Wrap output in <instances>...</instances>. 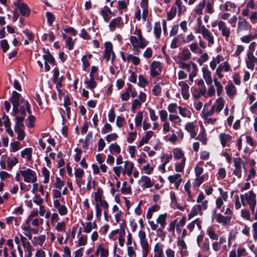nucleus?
Masks as SVG:
<instances>
[{"mask_svg": "<svg viewBox=\"0 0 257 257\" xmlns=\"http://www.w3.org/2000/svg\"><path fill=\"white\" fill-rule=\"evenodd\" d=\"M20 173L23 176L25 182L34 183L37 181L36 172L30 168L23 167L20 170Z\"/></svg>", "mask_w": 257, "mask_h": 257, "instance_id": "1", "label": "nucleus"}, {"mask_svg": "<svg viewBox=\"0 0 257 257\" xmlns=\"http://www.w3.org/2000/svg\"><path fill=\"white\" fill-rule=\"evenodd\" d=\"M21 228L24 231V234L29 239H32V234H37L39 232L38 229L33 228L31 227L30 222L28 221V219L22 224Z\"/></svg>", "mask_w": 257, "mask_h": 257, "instance_id": "2", "label": "nucleus"}, {"mask_svg": "<svg viewBox=\"0 0 257 257\" xmlns=\"http://www.w3.org/2000/svg\"><path fill=\"white\" fill-rule=\"evenodd\" d=\"M38 211L37 210H33L31 212L27 219L31 225L34 226H38L43 222V219L38 217Z\"/></svg>", "mask_w": 257, "mask_h": 257, "instance_id": "3", "label": "nucleus"}, {"mask_svg": "<svg viewBox=\"0 0 257 257\" xmlns=\"http://www.w3.org/2000/svg\"><path fill=\"white\" fill-rule=\"evenodd\" d=\"M21 0H17L14 4L19 10L22 16L28 17L30 15L31 10L27 4L24 3H21Z\"/></svg>", "mask_w": 257, "mask_h": 257, "instance_id": "4", "label": "nucleus"}, {"mask_svg": "<svg viewBox=\"0 0 257 257\" xmlns=\"http://www.w3.org/2000/svg\"><path fill=\"white\" fill-rule=\"evenodd\" d=\"M59 72L57 70H55L54 73V77L56 78L55 84L56 87L58 92L59 97L61 98L64 95L63 93V86L62 84L63 78L62 77L58 78Z\"/></svg>", "mask_w": 257, "mask_h": 257, "instance_id": "5", "label": "nucleus"}, {"mask_svg": "<svg viewBox=\"0 0 257 257\" xmlns=\"http://www.w3.org/2000/svg\"><path fill=\"white\" fill-rule=\"evenodd\" d=\"M151 75L153 77L160 75L162 72L161 63L159 61H153L150 67Z\"/></svg>", "mask_w": 257, "mask_h": 257, "instance_id": "6", "label": "nucleus"}, {"mask_svg": "<svg viewBox=\"0 0 257 257\" xmlns=\"http://www.w3.org/2000/svg\"><path fill=\"white\" fill-rule=\"evenodd\" d=\"M216 221L218 223L222 224L223 226L228 225L230 223L231 218L229 216H224L220 213L216 214L215 217Z\"/></svg>", "mask_w": 257, "mask_h": 257, "instance_id": "7", "label": "nucleus"}, {"mask_svg": "<svg viewBox=\"0 0 257 257\" xmlns=\"http://www.w3.org/2000/svg\"><path fill=\"white\" fill-rule=\"evenodd\" d=\"M239 21L238 22V27L237 32H241L243 31H247L250 28L249 24L246 19L242 18L241 17H238Z\"/></svg>", "mask_w": 257, "mask_h": 257, "instance_id": "8", "label": "nucleus"}, {"mask_svg": "<svg viewBox=\"0 0 257 257\" xmlns=\"http://www.w3.org/2000/svg\"><path fill=\"white\" fill-rule=\"evenodd\" d=\"M218 29L221 31V34L223 36L228 38L230 36V31L229 28H228L225 22L222 21H219L218 22Z\"/></svg>", "mask_w": 257, "mask_h": 257, "instance_id": "9", "label": "nucleus"}, {"mask_svg": "<svg viewBox=\"0 0 257 257\" xmlns=\"http://www.w3.org/2000/svg\"><path fill=\"white\" fill-rule=\"evenodd\" d=\"M104 53L103 58H105L107 62L110 60L111 54L112 52V45L110 42H106L104 43Z\"/></svg>", "mask_w": 257, "mask_h": 257, "instance_id": "10", "label": "nucleus"}, {"mask_svg": "<svg viewBox=\"0 0 257 257\" xmlns=\"http://www.w3.org/2000/svg\"><path fill=\"white\" fill-rule=\"evenodd\" d=\"M248 60L246 61L247 67L251 70H253L254 67V63H257V58L255 57L253 54L248 53L247 54Z\"/></svg>", "mask_w": 257, "mask_h": 257, "instance_id": "11", "label": "nucleus"}, {"mask_svg": "<svg viewBox=\"0 0 257 257\" xmlns=\"http://www.w3.org/2000/svg\"><path fill=\"white\" fill-rule=\"evenodd\" d=\"M2 119L3 120V123L6 127V131L10 136L13 137L14 134L11 128V122L9 117L5 114H4L2 116Z\"/></svg>", "mask_w": 257, "mask_h": 257, "instance_id": "12", "label": "nucleus"}, {"mask_svg": "<svg viewBox=\"0 0 257 257\" xmlns=\"http://www.w3.org/2000/svg\"><path fill=\"white\" fill-rule=\"evenodd\" d=\"M154 133L152 131H149L146 132V135L143 137L140 141L138 147L140 148L143 146L145 144L148 143L150 139L154 135Z\"/></svg>", "mask_w": 257, "mask_h": 257, "instance_id": "13", "label": "nucleus"}, {"mask_svg": "<svg viewBox=\"0 0 257 257\" xmlns=\"http://www.w3.org/2000/svg\"><path fill=\"white\" fill-rule=\"evenodd\" d=\"M139 181L144 182L142 185V187L144 188H151L154 185V182L152 181L150 178L147 176H142Z\"/></svg>", "mask_w": 257, "mask_h": 257, "instance_id": "14", "label": "nucleus"}, {"mask_svg": "<svg viewBox=\"0 0 257 257\" xmlns=\"http://www.w3.org/2000/svg\"><path fill=\"white\" fill-rule=\"evenodd\" d=\"M203 78L208 85H211L212 83V79L211 76V72L206 67L202 68Z\"/></svg>", "mask_w": 257, "mask_h": 257, "instance_id": "15", "label": "nucleus"}, {"mask_svg": "<svg viewBox=\"0 0 257 257\" xmlns=\"http://www.w3.org/2000/svg\"><path fill=\"white\" fill-rule=\"evenodd\" d=\"M21 95L16 91L13 92V96L12 97V103L13 106H20L22 100Z\"/></svg>", "mask_w": 257, "mask_h": 257, "instance_id": "16", "label": "nucleus"}, {"mask_svg": "<svg viewBox=\"0 0 257 257\" xmlns=\"http://www.w3.org/2000/svg\"><path fill=\"white\" fill-rule=\"evenodd\" d=\"M219 137L221 144L223 148L226 146L227 142L230 141L232 139V137L230 135L224 133H220Z\"/></svg>", "mask_w": 257, "mask_h": 257, "instance_id": "17", "label": "nucleus"}, {"mask_svg": "<svg viewBox=\"0 0 257 257\" xmlns=\"http://www.w3.org/2000/svg\"><path fill=\"white\" fill-rule=\"evenodd\" d=\"M226 94L229 97H232L236 94V90L235 86L231 82L225 86Z\"/></svg>", "mask_w": 257, "mask_h": 257, "instance_id": "18", "label": "nucleus"}, {"mask_svg": "<svg viewBox=\"0 0 257 257\" xmlns=\"http://www.w3.org/2000/svg\"><path fill=\"white\" fill-rule=\"evenodd\" d=\"M21 101L22 105L20 106V112L21 114L25 115L26 110L30 112V105L28 101L24 98H22Z\"/></svg>", "mask_w": 257, "mask_h": 257, "instance_id": "19", "label": "nucleus"}, {"mask_svg": "<svg viewBox=\"0 0 257 257\" xmlns=\"http://www.w3.org/2000/svg\"><path fill=\"white\" fill-rule=\"evenodd\" d=\"M179 55L181 60L186 61L190 58L191 54L189 50L186 48L184 49L181 52H180Z\"/></svg>", "mask_w": 257, "mask_h": 257, "instance_id": "20", "label": "nucleus"}, {"mask_svg": "<svg viewBox=\"0 0 257 257\" xmlns=\"http://www.w3.org/2000/svg\"><path fill=\"white\" fill-rule=\"evenodd\" d=\"M248 197H246V200L248 204H256V195L252 190L249 192Z\"/></svg>", "mask_w": 257, "mask_h": 257, "instance_id": "21", "label": "nucleus"}, {"mask_svg": "<svg viewBox=\"0 0 257 257\" xmlns=\"http://www.w3.org/2000/svg\"><path fill=\"white\" fill-rule=\"evenodd\" d=\"M203 37L208 41V46L211 47L214 43V37L210 31L202 35Z\"/></svg>", "mask_w": 257, "mask_h": 257, "instance_id": "22", "label": "nucleus"}, {"mask_svg": "<svg viewBox=\"0 0 257 257\" xmlns=\"http://www.w3.org/2000/svg\"><path fill=\"white\" fill-rule=\"evenodd\" d=\"M54 205L57 209L60 215H64V206L61 205L60 200L58 199H56L54 201Z\"/></svg>", "mask_w": 257, "mask_h": 257, "instance_id": "23", "label": "nucleus"}, {"mask_svg": "<svg viewBox=\"0 0 257 257\" xmlns=\"http://www.w3.org/2000/svg\"><path fill=\"white\" fill-rule=\"evenodd\" d=\"M32 150L31 148H26L21 152V157L28 160H30L32 157Z\"/></svg>", "mask_w": 257, "mask_h": 257, "instance_id": "24", "label": "nucleus"}, {"mask_svg": "<svg viewBox=\"0 0 257 257\" xmlns=\"http://www.w3.org/2000/svg\"><path fill=\"white\" fill-rule=\"evenodd\" d=\"M121 21V18L120 17H118L111 20L109 23V27L112 31L115 29L116 25H118Z\"/></svg>", "mask_w": 257, "mask_h": 257, "instance_id": "25", "label": "nucleus"}, {"mask_svg": "<svg viewBox=\"0 0 257 257\" xmlns=\"http://www.w3.org/2000/svg\"><path fill=\"white\" fill-rule=\"evenodd\" d=\"M185 161L186 158H183L180 163H176L175 164V171L177 172H182L183 171L185 165Z\"/></svg>", "mask_w": 257, "mask_h": 257, "instance_id": "26", "label": "nucleus"}, {"mask_svg": "<svg viewBox=\"0 0 257 257\" xmlns=\"http://www.w3.org/2000/svg\"><path fill=\"white\" fill-rule=\"evenodd\" d=\"M174 157L176 160H179L184 157L183 152L179 148H175L173 151Z\"/></svg>", "mask_w": 257, "mask_h": 257, "instance_id": "27", "label": "nucleus"}, {"mask_svg": "<svg viewBox=\"0 0 257 257\" xmlns=\"http://www.w3.org/2000/svg\"><path fill=\"white\" fill-rule=\"evenodd\" d=\"M215 105H213L211 106V109L209 111H205L204 108L203 109L201 115L202 117L205 119H207V117L209 116H211L213 114L215 111Z\"/></svg>", "mask_w": 257, "mask_h": 257, "instance_id": "28", "label": "nucleus"}, {"mask_svg": "<svg viewBox=\"0 0 257 257\" xmlns=\"http://www.w3.org/2000/svg\"><path fill=\"white\" fill-rule=\"evenodd\" d=\"M94 200L96 202H100L102 200L103 196V191L100 187H98L97 189V191L94 193Z\"/></svg>", "mask_w": 257, "mask_h": 257, "instance_id": "29", "label": "nucleus"}, {"mask_svg": "<svg viewBox=\"0 0 257 257\" xmlns=\"http://www.w3.org/2000/svg\"><path fill=\"white\" fill-rule=\"evenodd\" d=\"M42 175L44 177V179L43 180V183H48L50 179V173L49 171L47 170V169L45 167H44L42 169Z\"/></svg>", "mask_w": 257, "mask_h": 257, "instance_id": "30", "label": "nucleus"}, {"mask_svg": "<svg viewBox=\"0 0 257 257\" xmlns=\"http://www.w3.org/2000/svg\"><path fill=\"white\" fill-rule=\"evenodd\" d=\"M154 32L156 38L159 39L160 38L161 34V28L160 22H156L154 28Z\"/></svg>", "mask_w": 257, "mask_h": 257, "instance_id": "31", "label": "nucleus"}, {"mask_svg": "<svg viewBox=\"0 0 257 257\" xmlns=\"http://www.w3.org/2000/svg\"><path fill=\"white\" fill-rule=\"evenodd\" d=\"M45 235H41L34 237V243L37 245H42L45 240Z\"/></svg>", "mask_w": 257, "mask_h": 257, "instance_id": "32", "label": "nucleus"}, {"mask_svg": "<svg viewBox=\"0 0 257 257\" xmlns=\"http://www.w3.org/2000/svg\"><path fill=\"white\" fill-rule=\"evenodd\" d=\"M81 224L83 227V231L84 232L87 233L91 232L92 229L91 226V222L88 221L85 224L82 221H81Z\"/></svg>", "mask_w": 257, "mask_h": 257, "instance_id": "33", "label": "nucleus"}, {"mask_svg": "<svg viewBox=\"0 0 257 257\" xmlns=\"http://www.w3.org/2000/svg\"><path fill=\"white\" fill-rule=\"evenodd\" d=\"M216 103L217 104V107L216 108V110L217 112H220L223 109L224 107V100L222 97H219L217 98L216 100Z\"/></svg>", "mask_w": 257, "mask_h": 257, "instance_id": "34", "label": "nucleus"}, {"mask_svg": "<svg viewBox=\"0 0 257 257\" xmlns=\"http://www.w3.org/2000/svg\"><path fill=\"white\" fill-rule=\"evenodd\" d=\"M130 42L133 46V50L134 51H139V45L136 44L138 43V39L136 36H132L130 37Z\"/></svg>", "mask_w": 257, "mask_h": 257, "instance_id": "35", "label": "nucleus"}, {"mask_svg": "<svg viewBox=\"0 0 257 257\" xmlns=\"http://www.w3.org/2000/svg\"><path fill=\"white\" fill-rule=\"evenodd\" d=\"M205 6V0H203L196 6L195 13L198 15H202V11Z\"/></svg>", "mask_w": 257, "mask_h": 257, "instance_id": "36", "label": "nucleus"}, {"mask_svg": "<svg viewBox=\"0 0 257 257\" xmlns=\"http://www.w3.org/2000/svg\"><path fill=\"white\" fill-rule=\"evenodd\" d=\"M191 63L192 66L193 70L192 73L189 74V78L190 81L193 82V78L195 76H196L197 75L198 69H197V66L196 64H195L194 63H193L192 62H191Z\"/></svg>", "mask_w": 257, "mask_h": 257, "instance_id": "37", "label": "nucleus"}, {"mask_svg": "<svg viewBox=\"0 0 257 257\" xmlns=\"http://www.w3.org/2000/svg\"><path fill=\"white\" fill-rule=\"evenodd\" d=\"M109 150L111 153L115 151L117 154L120 153L121 151L120 147L116 143L111 144L109 146Z\"/></svg>", "mask_w": 257, "mask_h": 257, "instance_id": "38", "label": "nucleus"}, {"mask_svg": "<svg viewBox=\"0 0 257 257\" xmlns=\"http://www.w3.org/2000/svg\"><path fill=\"white\" fill-rule=\"evenodd\" d=\"M178 109L179 110V113L183 117H190L191 115L190 111L187 110L185 107H182V106H179L178 107Z\"/></svg>", "mask_w": 257, "mask_h": 257, "instance_id": "39", "label": "nucleus"}, {"mask_svg": "<svg viewBox=\"0 0 257 257\" xmlns=\"http://www.w3.org/2000/svg\"><path fill=\"white\" fill-rule=\"evenodd\" d=\"M81 61L82 62V69L84 71H86L90 65L88 59L87 58V55H83L81 58Z\"/></svg>", "mask_w": 257, "mask_h": 257, "instance_id": "40", "label": "nucleus"}, {"mask_svg": "<svg viewBox=\"0 0 257 257\" xmlns=\"http://www.w3.org/2000/svg\"><path fill=\"white\" fill-rule=\"evenodd\" d=\"M148 84V82L147 79H146L142 75H139L138 85L141 87H145Z\"/></svg>", "mask_w": 257, "mask_h": 257, "instance_id": "41", "label": "nucleus"}, {"mask_svg": "<svg viewBox=\"0 0 257 257\" xmlns=\"http://www.w3.org/2000/svg\"><path fill=\"white\" fill-rule=\"evenodd\" d=\"M235 169H241V165H243L244 162L240 157L235 158L233 159Z\"/></svg>", "mask_w": 257, "mask_h": 257, "instance_id": "42", "label": "nucleus"}, {"mask_svg": "<svg viewBox=\"0 0 257 257\" xmlns=\"http://www.w3.org/2000/svg\"><path fill=\"white\" fill-rule=\"evenodd\" d=\"M15 132L18 134L17 138L19 140L22 141L23 140L25 136V132L23 128H17L15 127Z\"/></svg>", "mask_w": 257, "mask_h": 257, "instance_id": "43", "label": "nucleus"}, {"mask_svg": "<svg viewBox=\"0 0 257 257\" xmlns=\"http://www.w3.org/2000/svg\"><path fill=\"white\" fill-rule=\"evenodd\" d=\"M139 40H140V44L139 45V47L140 48L144 49L146 47L147 45L149 44V42L147 41L143 36V35H140V36L138 37Z\"/></svg>", "mask_w": 257, "mask_h": 257, "instance_id": "44", "label": "nucleus"}, {"mask_svg": "<svg viewBox=\"0 0 257 257\" xmlns=\"http://www.w3.org/2000/svg\"><path fill=\"white\" fill-rule=\"evenodd\" d=\"M177 10L175 8H172L169 12L167 13V20H172L176 15Z\"/></svg>", "mask_w": 257, "mask_h": 257, "instance_id": "45", "label": "nucleus"}, {"mask_svg": "<svg viewBox=\"0 0 257 257\" xmlns=\"http://www.w3.org/2000/svg\"><path fill=\"white\" fill-rule=\"evenodd\" d=\"M191 211L195 215H197L198 213H199L200 215L203 214L201 210V205L200 204L194 206L192 207Z\"/></svg>", "mask_w": 257, "mask_h": 257, "instance_id": "46", "label": "nucleus"}, {"mask_svg": "<svg viewBox=\"0 0 257 257\" xmlns=\"http://www.w3.org/2000/svg\"><path fill=\"white\" fill-rule=\"evenodd\" d=\"M207 234L209 235V237L211 239L213 240H217L218 238V236L217 234L215 233L214 230L213 229H211L210 227L207 229Z\"/></svg>", "mask_w": 257, "mask_h": 257, "instance_id": "47", "label": "nucleus"}, {"mask_svg": "<svg viewBox=\"0 0 257 257\" xmlns=\"http://www.w3.org/2000/svg\"><path fill=\"white\" fill-rule=\"evenodd\" d=\"M76 40V39H75V40H73L70 37H68L67 38L66 45L69 50H71L73 49L75 40Z\"/></svg>", "mask_w": 257, "mask_h": 257, "instance_id": "48", "label": "nucleus"}, {"mask_svg": "<svg viewBox=\"0 0 257 257\" xmlns=\"http://www.w3.org/2000/svg\"><path fill=\"white\" fill-rule=\"evenodd\" d=\"M18 163V160L16 157H14L11 159H8L7 161L8 167L10 169H12Z\"/></svg>", "mask_w": 257, "mask_h": 257, "instance_id": "49", "label": "nucleus"}, {"mask_svg": "<svg viewBox=\"0 0 257 257\" xmlns=\"http://www.w3.org/2000/svg\"><path fill=\"white\" fill-rule=\"evenodd\" d=\"M117 4L118 6L117 8L119 11H122L123 10L127 9V4L124 1H118Z\"/></svg>", "mask_w": 257, "mask_h": 257, "instance_id": "50", "label": "nucleus"}, {"mask_svg": "<svg viewBox=\"0 0 257 257\" xmlns=\"http://www.w3.org/2000/svg\"><path fill=\"white\" fill-rule=\"evenodd\" d=\"M160 83L155 85L152 89L153 94L155 96H159L162 91V88L160 86Z\"/></svg>", "mask_w": 257, "mask_h": 257, "instance_id": "51", "label": "nucleus"}, {"mask_svg": "<svg viewBox=\"0 0 257 257\" xmlns=\"http://www.w3.org/2000/svg\"><path fill=\"white\" fill-rule=\"evenodd\" d=\"M140 244L142 248V251H150V246L147 240L140 241Z\"/></svg>", "mask_w": 257, "mask_h": 257, "instance_id": "52", "label": "nucleus"}, {"mask_svg": "<svg viewBox=\"0 0 257 257\" xmlns=\"http://www.w3.org/2000/svg\"><path fill=\"white\" fill-rule=\"evenodd\" d=\"M43 57L45 60V63L51 64L54 61L53 57L49 53L44 54Z\"/></svg>", "mask_w": 257, "mask_h": 257, "instance_id": "53", "label": "nucleus"}, {"mask_svg": "<svg viewBox=\"0 0 257 257\" xmlns=\"http://www.w3.org/2000/svg\"><path fill=\"white\" fill-rule=\"evenodd\" d=\"M84 83L87 84V87L90 89H93L96 86V82L92 78L89 81H85Z\"/></svg>", "mask_w": 257, "mask_h": 257, "instance_id": "54", "label": "nucleus"}, {"mask_svg": "<svg viewBox=\"0 0 257 257\" xmlns=\"http://www.w3.org/2000/svg\"><path fill=\"white\" fill-rule=\"evenodd\" d=\"M10 146L11 151L15 152L18 151L20 149V143L18 142L11 143Z\"/></svg>", "mask_w": 257, "mask_h": 257, "instance_id": "55", "label": "nucleus"}, {"mask_svg": "<svg viewBox=\"0 0 257 257\" xmlns=\"http://www.w3.org/2000/svg\"><path fill=\"white\" fill-rule=\"evenodd\" d=\"M46 16L48 25L51 26L54 21V15L51 12H48L46 13Z\"/></svg>", "mask_w": 257, "mask_h": 257, "instance_id": "56", "label": "nucleus"}, {"mask_svg": "<svg viewBox=\"0 0 257 257\" xmlns=\"http://www.w3.org/2000/svg\"><path fill=\"white\" fill-rule=\"evenodd\" d=\"M24 117H19L16 116V123L15 127L17 128H23L24 126L23 124V120H24Z\"/></svg>", "mask_w": 257, "mask_h": 257, "instance_id": "57", "label": "nucleus"}, {"mask_svg": "<svg viewBox=\"0 0 257 257\" xmlns=\"http://www.w3.org/2000/svg\"><path fill=\"white\" fill-rule=\"evenodd\" d=\"M126 227V221L124 219L122 220L121 223L120 224V235L124 236L125 234V229Z\"/></svg>", "mask_w": 257, "mask_h": 257, "instance_id": "58", "label": "nucleus"}, {"mask_svg": "<svg viewBox=\"0 0 257 257\" xmlns=\"http://www.w3.org/2000/svg\"><path fill=\"white\" fill-rule=\"evenodd\" d=\"M87 236L84 235H81L78 239V244L79 246L85 245L87 244Z\"/></svg>", "mask_w": 257, "mask_h": 257, "instance_id": "59", "label": "nucleus"}, {"mask_svg": "<svg viewBox=\"0 0 257 257\" xmlns=\"http://www.w3.org/2000/svg\"><path fill=\"white\" fill-rule=\"evenodd\" d=\"M0 44L4 52H6L9 49V45L6 40L1 41Z\"/></svg>", "mask_w": 257, "mask_h": 257, "instance_id": "60", "label": "nucleus"}, {"mask_svg": "<svg viewBox=\"0 0 257 257\" xmlns=\"http://www.w3.org/2000/svg\"><path fill=\"white\" fill-rule=\"evenodd\" d=\"M65 33H69L72 36H75L77 34V31L73 28L67 26H65Z\"/></svg>", "mask_w": 257, "mask_h": 257, "instance_id": "61", "label": "nucleus"}, {"mask_svg": "<svg viewBox=\"0 0 257 257\" xmlns=\"http://www.w3.org/2000/svg\"><path fill=\"white\" fill-rule=\"evenodd\" d=\"M181 177V175L179 174H176L174 175H170L168 177V179L171 183H174L178 180L179 178Z\"/></svg>", "mask_w": 257, "mask_h": 257, "instance_id": "62", "label": "nucleus"}, {"mask_svg": "<svg viewBox=\"0 0 257 257\" xmlns=\"http://www.w3.org/2000/svg\"><path fill=\"white\" fill-rule=\"evenodd\" d=\"M112 130L111 125L108 123L104 124L103 127L102 128L101 133L102 134H105L108 132H111Z\"/></svg>", "mask_w": 257, "mask_h": 257, "instance_id": "63", "label": "nucleus"}, {"mask_svg": "<svg viewBox=\"0 0 257 257\" xmlns=\"http://www.w3.org/2000/svg\"><path fill=\"white\" fill-rule=\"evenodd\" d=\"M118 138V136L116 133H112L108 134L106 137V140L107 142H110L112 141H115Z\"/></svg>", "mask_w": 257, "mask_h": 257, "instance_id": "64", "label": "nucleus"}]
</instances>
